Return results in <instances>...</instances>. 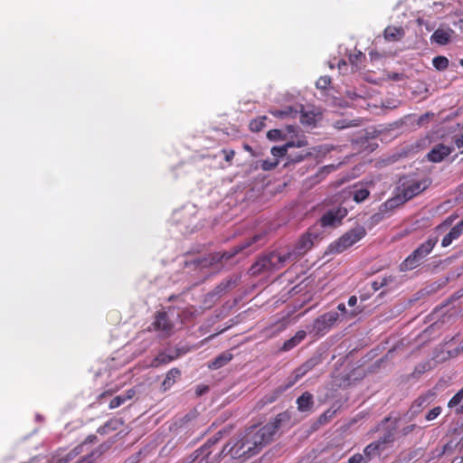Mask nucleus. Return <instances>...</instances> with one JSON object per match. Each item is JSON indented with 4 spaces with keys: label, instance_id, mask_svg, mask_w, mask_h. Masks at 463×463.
<instances>
[{
    "label": "nucleus",
    "instance_id": "1",
    "mask_svg": "<svg viewBox=\"0 0 463 463\" xmlns=\"http://www.w3.org/2000/svg\"><path fill=\"white\" fill-rule=\"evenodd\" d=\"M288 415L282 412L261 428L256 426L248 428L239 439L229 446L226 454L232 458H250L256 455L273 439L282 422L288 420Z\"/></svg>",
    "mask_w": 463,
    "mask_h": 463
},
{
    "label": "nucleus",
    "instance_id": "2",
    "mask_svg": "<svg viewBox=\"0 0 463 463\" xmlns=\"http://www.w3.org/2000/svg\"><path fill=\"white\" fill-rule=\"evenodd\" d=\"M290 255L281 251H270L260 257L250 267L252 276H258L264 272L279 270L289 262Z\"/></svg>",
    "mask_w": 463,
    "mask_h": 463
},
{
    "label": "nucleus",
    "instance_id": "3",
    "mask_svg": "<svg viewBox=\"0 0 463 463\" xmlns=\"http://www.w3.org/2000/svg\"><path fill=\"white\" fill-rule=\"evenodd\" d=\"M438 242L437 237H430L420 244L401 264V271H409L419 267L432 251Z\"/></svg>",
    "mask_w": 463,
    "mask_h": 463
},
{
    "label": "nucleus",
    "instance_id": "4",
    "mask_svg": "<svg viewBox=\"0 0 463 463\" xmlns=\"http://www.w3.org/2000/svg\"><path fill=\"white\" fill-rule=\"evenodd\" d=\"M222 439V432L219 431L213 438L209 439L203 446L196 449L194 454V459L197 463H219L223 455H227L230 443L223 447L222 451L212 457L213 447Z\"/></svg>",
    "mask_w": 463,
    "mask_h": 463
},
{
    "label": "nucleus",
    "instance_id": "5",
    "mask_svg": "<svg viewBox=\"0 0 463 463\" xmlns=\"http://www.w3.org/2000/svg\"><path fill=\"white\" fill-rule=\"evenodd\" d=\"M365 235V229L363 226H356L332 242L329 245V250L332 253H342L352 247L354 243L362 240Z\"/></svg>",
    "mask_w": 463,
    "mask_h": 463
},
{
    "label": "nucleus",
    "instance_id": "6",
    "mask_svg": "<svg viewBox=\"0 0 463 463\" xmlns=\"http://www.w3.org/2000/svg\"><path fill=\"white\" fill-rule=\"evenodd\" d=\"M398 419L392 420L391 417H385L378 425V430L383 429L384 430L382 437L377 440L385 448L393 443L395 440V435L397 431Z\"/></svg>",
    "mask_w": 463,
    "mask_h": 463
},
{
    "label": "nucleus",
    "instance_id": "7",
    "mask_svg": "<svg viewBox=\"0 0 463 463\" xmlns=\"http://www.w3.org/2000/svg\"><path fill=\"white\" fill-rule=\"evenodd\" d=\"M317 238V235L309 232L304 233L296 243L294 249L285 252L290 255L289 261H296L299 257L306 254L313 247L314 240Z\"/></svg>",
    "mask_w": 463,
    "mask_h": 463
},
{
    "label": "nucleus",
    "instance_id": "8",
    "mask_svg": "<svg viewBox=\"0 0 463 463\" xmlns=\"http://www.w3.org/2000/svg\"><path fill=\"white\" fill-rule=\"evenodd\" d=\"M153 330L160 332L161 335L167 337L171 335L174 328V324L170 320L165 311H157L155 315V319L151 324Z\"/></svg>",
    "mask_w": 463,
    "mask_h": 463
},
{
    "label": "nucleus",
    "instance_id": "9",
    "mask_svg": "<svg viewBox=\"0 0 463 463\" xmlns=\"http://www.w3.org/2000/svg\"><path fill=\"white\" fill-rule=\"evenodd\" d=\"M262 238H263V235H261V234L254 235L253 237L247 239L243 243L235 246L231 250L223 251L222 253L218 252V253L213 254L212 257V260L222 261V260H230L232 257H234L236 254H238L239 252L250 248V246H252L254 243H256Z\"/></svg>",
    "mask_w": 463,
    "mask_h": 463
},
{
    "label": "nucleus",
    "instance_id": "10",
    "mask_svg": "<svg viewBox=\"0 0 463 463\" xmlns=\"http://www.w3.org/2000/svg\"><path fill=\"white\" fill-rule=\"evenodd\" d=\"M336 311H330L317 317L313 323V330L317 335L326 334L338 320Z\"/></svg>",
    "mask_w": 463,
    "mask_h": 463
},
{
    "label": "nucleus",
    "instance_id": "11",
    "mask_svg": "<svg viewBox=\"0 0 463 463\" xmlns=\"http://www.w3.org/2000/svg\"><path fill=\"white\" fill-rule=\"evenodd\" d=\"M436 398V392L433 390H429L424 393L419 395L411 403L410 411L412 415H418L425 408L430 406Z\"/></svg>",
    "mask_w": 463,
    "mask_h": 463
},
{
    "label": "nucleus",
    "instance_id": "12",
    "mask_svg": "<svg viewBox=\"0 0 463 463\" xmlns=\"http://www.w3.org/2000/svg\"><path fill=\"white\" fill-rule=\"evenodd\" d=\"M347 215V210L344 207H337L329 210L320 218V224L322 227L335 226L341 222V221Z\"/></svg>",
    "mask_w": 463,
    "mask_h": 463
},
{
    "label": "nucleus",
    "instance_id": "13",
    "mask_svg": "<svg viewBox=\"0 0 463 463\" xmlns=\"http://www.w3.org/2000/svg\"><path fill=\"white\" fill-rule=\"evenodd\" d=\"M454 147L451 146H446L444 144H437L435 145L430 152L427 154V159L430 162L439 163L445 157L452 153Z\"/></svg>",
    "mask_w": 463,
    "mask_h": 463
},
{
    "label": "nucleus",
    "instance_id": "14",
    "mask_svg": "<svg viewBox=\"0 0 463 463\" xmlns=\"http://www.w3.org/2000/svg\"><path fill=\"white\" fill-rule=\"evenodd\" d=\"M316 363L313 360H308L299 367L294 370L291 375L288 378L287 383L292 387L298 381L313 369Z\"/></svg>",
    "mask_w": 463,
    "mask_h": 463
},
{
    "label": "nucleus",
    "instance_id": "15",
    "mask_svg": "<svg viewBox=\"0 0 463 463\" xmlns=\"http://www.w3.org/2000/svg\"><path fill=\"white\" fill-rule=\"evenodd\" d=\"M427 185L425 182L416 181L411 184H408L404 185L402 190V198H404L405 203L411 199H412L417 194H420L422 191L426 189Z\"/></svg>",
    "mask_w": 463,
    "mask_h": 463
},
{
    "label": "nucleus",
    "instance_id": "16",
    "mask_svg": "<svg viewBox=\"0 0 463 463\" xmlns=\"http://www.w3.org/2000/svg\"><path fill=\"white\" fill-rule=\"evenodd\" d=\"M405 203L404 198L402 195L393 196L380 205L382 212L386 213L390 217L393 211Z\"/></svg>",
    "mask_w": 463,
    "mask_h": 463
},
{
    "label": "nucleus",
    "instance_id": "17",
    "mask_svg": "<svg viewBox=\"0 0 463 463\" xmlns=\"http://www.w3.org/2000/svg\"><path fill=\"white\" fill-rule=\"evenodd\" d=\"M453 30L450 28H438L431 35L430 40L439 45H445L450 41Z\"/></svg>",
    "mask_w": 463,
    "mask_h": 463
},
{
    "label": "nucleus",
    "instance_id": "18",
    "mask_svg": "<svg viewBox=\"0 0 463 463\" xmlns=\"http://www.w3.org/2000/svg\"><path fill=\"white\" fill-rule=\"evenodd\" d=\"M463 232V220L460 221L457 225L451 228V230L447 233L442 241H441V246L442 247H448L449 246L454 240H457L459 238V236Z\"/></svg>",
    "mask_w": 463,
    "mask_h": 463
},
{
    "label": "nucleus",
    "instance_id": "19",
    "mask_svg": "<svg viewBox=\"0 0 463 463\" xmlns=\"http://www.w3.org/2000/svg\"><path fill=\"white\" fill-rule=\"evenodd\" d=\"M296 403L299 411H310L314 406L313 395L308 392H305L297 399Z\"/></svg>",
    "mask_w": 463,
    "mask_h": 463
},
{
    "label": "nucleus",
    "instance_id": "20",
    "mask_svg": "<svg viewBox=\"0 0 463 463\" xmlns=\"http://www.w3.org/2000/svg\"><path fill=\"white\" fill-rule=\"evenodd\" d=\"M385 449H386L378 440H375L364 449V455L369 462L371 459L379 457Z\"/></svg>",
    "mask_w": 463,
    "mask_h": 463
},
{
    "label": "nucleus",
    "instance_id": "21",
    "mask_svg": "<svg viewBox=\"0 0 463 463\" xmlns=\"http://www.w3.org/2000/svg\"><path fill=\"white\" fill-rule=\"evenodd\" d=\"M405 32L402 26H387L383 32L386 41L398 42L403 38Z\"/></svg>",
    "mask_w": 463,
    "mask_h": 463
},
{
    "label": "nucleus",
    "instance_id": "22",
    "mask_svg": "<svg viewBox=\"0 0 463 463\" xmlns=\"http://www.w3.org/2000/svg\"><path fill=\"white\" fill-rule=\"evenodd\" d=\"M307 334L303 330H299L294 336L285 341L280 348L281 352H288L299 345L306 337Z\"/></svg>",
    "mask_w": 463,
    "mask_h": 463
},
{
    "label": "nucleus",
    "instance_id": "23",
    "mask_svg": "<svg viewBox=\"0 0 463 463\" xmlns=\"http://www.w3.org/2000/svg\"><path fill=\"white\" fill-rule=\"evenodd\" d=\"M180 355L179 352L176 351L175 354H168L166 353H159L151 362L150 366L151 367H159L163 364H167L170 362L174 361L175 359L178 358Z\"/></svg>",
    "mask_w": 463,
    "mask_h": 463
},
{
    "label": "nucleus",
    "instance_id": "24",
    "mask_svg": "<svg viewBox=\"0 0 463 463\" xmlns=\"http://www.w3.org/2000/svg\"><path fill=\"white\" fill-rule=\"evenodd\" d=\"M232 354L229 351L223 352L208 364V368L212 370L222 368L227 364L232 359Z\"/></svg>",
    "mask_w": 463,
    "mask_h": 463
},
{
    "label": "nucleus",
    "instance_id": "25",
    "mask_svg": "<svg viewBox=\"0 0 463 463\" xmlns=\"http://www.w3.org/2000/svg\"><path fill=\"white\" fill-rule=\"evenodd\" d=\"M180 376H181V371L178 368L174 367V368L170 369L166 373L165 378L162 383L163 391H166V390L170 389L175 384L176 380L180 378Z\"/></svg>",
    "mask_w": 463,
    "mask_h": 463
},
{
    "label": "nucleus",
    "instance_id": "26",
    "mask_svg": "<svg viewBox=\"0 0 463 463\" xmlns=\"http://www.w3.org/2000/svg\"><path fill=\"white\" fill-rule=\"evenodd\" d=\"M448 407L455 408L456 414H463V387L449 401Z\"/></svg>",
    "mask_w": 463,
    "mask_h": 463
},
{
    "label": "nucleus",
    "instance_id": "27",
    "mask_svg": "<svg viewBox=\"0 0 463 463\" xmlns=\"http://www.w3.org/2000/svg\"><path fill=\"white\" fill-rule=\"evenodd\" d=\"M290 386L286 383L285 384H281L275 388L272 392L266 394L263 397L264 403H272L275 401H277L283 392H285L287 390H288Z\"/></svg>",
    "mask_w": 463,
    "mask_h": 463
},
{
    "label": "nucleus",
    "instance_id": "28",
    "mask_svg": "<svg viewBox=\"0 0 463 463\" xmlns=\"http://www.w3.org/2000/svg\"><path fill=\"white\" fill-rule=\"evenodd\" d=\"M237 284V280L234 279H228L223 281H222L216 288H214V294L215 295H222L225 292H227L229 289L235 287Z\"/></svg>",
    "mask_w": 463,
    "mask_h": 463
},
{
    "label": "nucleus",
    "instance_id": "29",
    "mask_svg": "<svg viewBox=\"0 0 463 463\" xmlns=\"http://www.w3.org/2000/svg\"><path fill=\"white\" fill-rule=\"evenodd\" d=\"M267 120V117L266 116H260V117H258L252 120H250V124H249V128L250 129V131L252 132H260L263 129V128L265 127V121Z\"/></svg>",
    "mask_w": 463,
    "mask_h": 463
},
{
    "label": "nucleus",
    "instance_id": "30",
    "mask_svg": "<svg viewBox=\"0 0 463 463\" xmlns=\"http://www.w3.org/2000/svg\"><path fill=\"white\" fill-rule=\"evenodd\" d=\"M449 62L448 58L445 56H441V55L436 56L432 60V65L438 71L447 70L449 67Z\"/></svg>",
    "mask_w": 463,
    "mask_h": 463
},
{
    "label": "nucleus",
    "instance_id": "31",
    "mask_svg": "<svg viewBox=\"0 0 463 463\" xmlns=\"http://www.w3.org/2000/svg\"><path fill=\"white\" fill-rule=\"evenodd\" d=\"M286 144H287L288 148L304 147V146H307V137L304 135H302L300 137H297V138L295 140H290V141L287 142Z\"/></svg>",
    "mask_w": 463,
    "mask_h": 463
},
{
    "label": "nucleus",
    "instance_id": "32",
    "mask_svg": "<svg viewBox=\"0 0 463 463\" xmlns=\"http://www.w3.org/2000/svg\"><path fill=\"white\" fill-rule=\"evenodd\" d=\"M117 427H118V421L111 420L106 422L104 425L100 426L98 429V433H99L101 435L108 434L110 430H117Z\"/></svg>",
    "mask_w": 463,
    "mask_h": 463
},
{
    "label": "nucleus",
    "instance_id": "33",
    "mask_svg": "<svg viewBox=\"0 0 463 463\" xmlns=\"http://www.w3.org/2000/svg\"><path fill=\"white\" fill-rule=\"evenodd\" d=\"M298 111L293 109L291 107H288L285 109H278L275 111H272V115L276 118H285V117H296Z\"/></svg>",
    "mask_w": 463,
    "mask_h": 463
},
{
    "label": "nucleus",
    "instance_id": "34",
    "mask_svg": "<svg viewBox=\"0 0 463 463\" xmlns=\"http://www.w3.org/2000/svg\"><path fill=\"white\" fill-rule=\"evenodd\" d=\"M370 195V192L365 188L355 190L354 193V201L362 203L366 200Z\"/></svg>",
    "mask_w": 463,
    "mask_h": 463
},
{
    "label": "nucleus",
    "instance_id": "35",
    "mask_svg": "<svg viewBox=\"0 0 463 463\" xmlns=\"http://www.w3.org/2000/svg\"><path fill=\"white\" fill-rule=\"evenodd\" d=\"M288 146L287 144L281 146H273L271 148V155L278 159L279 157H282L288 154Z\"/></svg>",
    "mask_w": 463,
    "mask_h": 463
},
{
    "label": "nucleus",
    "instance_id": "36",
    "mask_svg": "<svg viewBox=\"0 0 463 463\" xmlns=\"http://www.w3.org/2000/svg\"><path fill=\"white\" fill-rule=\"evenodd\" d=\"M441 411H442V408L440 406H436V407L432 408L431 410H430L426 413L425 420L427 421L434 420L440 415Z\"/></svg>",
    "mask_w": 463,
    "mask_h": 463
},
{
    "label": "nucleus",
    "instance_id": "37",
    "mask_svg": "<svg viewBox=\"0 0 463 463\" xmlns=\"http://www.w3.org/2000/svg\"><path fill=\"white\" fill-rule=\"evenodd\" d=\"M331 84V78L329 76H321L316 82V86L320 90H326Z\"/></svg>",
    "mask_w": 463,
    "mask_h": 463
},
{
    "label": "nucleus",
    "instance_id": "38",
    "mask_svg": "<svg viewBox=\"0 0 463 463\" xmlns=\"http://www.w3.org/2000/svg\"><path fill=\"white\" fill-rule=\"evenodd\" d=\"M278 165H279V160L278 159L263 160L261 162V169L264 170V171H270V170L274 169L275 167H277Z\"/></svg>",
    "mask_w": 463,
    "mask_h": 463
},
{
    "label": "nucleus",
    "instance_id": "39",
    "mask_svg": "<svg viewBox=\"0 0 463 463\" xmlns=\"http://www.w3.org/2000/svg\"><path fill=\"white\" fill-rule=\"evenodd\" d=\"M126 402L127 401L124 395H118L110 401L109 407V409H116L121 406Z\"/></svg>",
    "mask_w": 463,
    "mask_h": 463
},
{
    "label": "nucleus",
    "instance_id": "40",
    "mask_svg": "<svg viewBox=\"0 0 463 463\" xmlns=\"http://www.w3.org/2000/svg\"><path fill=\"white\" fill-rule=\"evenodd\" d=\"M385 218H388V216L386 215V213L382 212V209L379 207L378 212L371 216V222L373 224H376Z\"/></svg>",
    "mask_w": 463,
    "mask_h": 463
},
{
    "label": "nucleus",
    "instance_id": "41",
    "mask_svg": "<svg viewBox=\"0 0 463 463\" xmlns=\"http://www.w3.org/2000/svg\"><path fill=\"white\" fill-rule=\"evenodd\" d=\"M453 141L457 148L461 149V152H463V127L460 128L459 133L454 135Z\"/></svg>",
    "mask_w": 463,
    "mask_h": 463
},
{
    "label": "nucleus",
    "instance_id": "42",
    "mask_svg": "<svg viewBox=\"0 0 463 463\" xmlns=\"http://www.w3.org/2000/svg\"><path fill=\"white\" fill-rule=\"evenodd\" d=\"M310 155H311L310 152H306L305 154L301 153V154H298L296 156H294L292 154H288V159L290 162L298 163V162L303 161L307 156H308Z\"/></svg>",
    "mask_w": 463,
    "mask_h": 463
},
{
    "label": "nucleus",
    "instance_id": "43",
    "mask_svg": "<svg viewBox=\"0 0 463 463\" xmlns=\"http://www.w3.org/2000/svg\"><path fill=\"white\" fill-rule=\"evenodd\" d=\"M334 126L337 129H345L355 126V124H352V121H347L346 119H341L335 121Z\"/></svg>",
    "mask_w": 463,
    "mask_h": 463
},
{
    "label": "nucleus",
    "instance_id": "44",
    "mask_svg": "<svg viewBox=\"0 0 463 463\" xmlns=\"http://www.w3.org/2000/svg\"><path fill=\"white\" fill-rule=\"evenodd\" d=\"M349 463H367V459L364 454L356 453L353 455L349 460Z\"/></svg>",
    "mask_w": 463,
    "mask_h": 463
},
{
    "label": "nucleus",
    "instance_id": "45",
    "mask_svg": "<svg viewBox=\"0 0 463 463\" xmlns=\"http://www.w3.org/2000/svg\"><path fill=\"white\" fill-rule=\"evenodd\" d=\"M267 137L270 140H279L282 137V133L279 129H271L267 133Z\"/></svg>",
    "mask_w": 463,
    "mask_h": 463
},
{
    "label": "nucleus",
    "instance_id": "46",
    "mask_svg": "<svg viewBox=\"0 0 463 463\" xmlns=\"http://www.w3.org/2000/svg\"><path fill=\"white\" fill-rule=\"evenodd\" d=\"M300 122L305 125H312L315 122L314 116H309L307 113H302L300 116Z\"/></svg>",
    "mask_w": 463,
    "mask_h": 463
},
{
    "label": "nucleus",
    "instance_id": "47",
    "mask_svg": "<svg viewBox=\"0 0 463 463\" xmlns=\"http://www.w3.org/2000/svg\"><path fill=\"white\" fill-rule=\"evenodd\" d=\"M222 153L224 155V159L226 162H228L230 165L232 162V159L235 156V152L232 149H222Z\"/></svg>",
    "mask_w": 463,
    "mask_h": 463
},
{
    "label": "nucleus",
    "instance_id": "48",
    "mask_svg": "<svg viewBox=\"0 0 463 463\" xmlns=\"http://www.w3.org/2000/svg\"><path fill=\"white\" fill-rule=\"evenodd\" d=\"M416 429V424H410L402 429V434L406 436Z\"/></svg>",
    "mask_w": 463,
    "mask_h": 463
},
{
    "label": "nucleus",
    "instance_id": "49",
    "mask_svg": "<svg viewBox=\"0 0 463 463\" xmlns=\"http://www.w3.org/2000/svg\"><path fill=\"white\" fill-rule=\"evenodd\" d=\"M334 168L333 165H326L321 168V170L318 173V175L325 177L326 175H328L331 170Z\"/></svg>",
    "mask_w": 463,
    "mask_h": 463
},
{
    "label": "nucleus",
    "instance_id": "50",
    "mask_svg": "<svg viewBox=\"0 0 463 463\" xmlns=\"http://www.w3.org/2000/svg\"><path fill=\"white\" fill-rule=\"evenodd\" d=\"M136 394V392L133 390V389H130L127 392L126 394H123L126 398V401H128L130 399H132Z\"/></svg>",
    "mask_w": 463,
    "mask_h": 463
},
{
    "label": "nucleus",
    "instance_id": "51",
    "mask_svg": "<svg viewBox=\"0 0 463 463\" xmlns=\"http://www.w3.org/2000/svg\"><path fill=\"white\" fill-rule=\"evenodd\" d=\"M357 303V298L355 296H351L348 299V305L350 307L355 306Z\"/></svg>",
    "mask_w": 463,
    "mask_h": 463
},
{
    "label": "nucleus",
    "instance_id": "52",
    "mask_svg": "<svg viewBox=\"0 0 463 463\" xmlns=\"http://www.w3.org/2000/svg\"><path fill=\"white\" fill-rule=\"evenodd\" d=\"M363 56L362 52H359V54H356V55H354V56H350V61L352 63H354L359 58H361Z\"/></svg>",
    "mask_w": 463,
    "mask_h": 463
},
{
    "label": "nucleus",
    "instance_id": "53",
    "mask_svg": "<svg viewBox=\"0 0 463 463\" xmlns=\"http://www.w3.org/2000/svg\"><path fill=\"white\" fill-rule=\"evenodd\" d=\"M91 455L90 456H88L86 458H83L82 459L79 460L78 462L76 463H92L91 459Z\"/></svg>",
    "mask_w": 463,
    "mask_h": 463
},
{
    "label": "nucleus",
    "instance_id": "54",
    "mask_svg": "<svg viewBox=\"0 0 463 463\" xmlns=\"http://www.w3.org/2000/svg\"><path fill=\"white\" fill-rule=\"evenodd\" d=\"M337 308H338V310H340L341 312H344V313H345V312H346L345 306V304H343V303L339 304V305L337 306Z\"/></svg>",
    "mask_w": 463,
    "mask_h": 463
},
{
    "label": "nucleus",
    "instance_id": "55",
    "mask_svg": "<svg viewBox=\"0 0 463 463\" xmlns=\"http://www.w3.org/2000/svg\"><path fill=\"white\" fill-rule=\"evenodd\" d=\"M287 129L288 133H294L296 131V127L290 125L287 127Z\"/></svg>",
    "mask_w": 463,
    "mask_h": 463
},
{
    "label": "nucleus",
    "instance_id": "56",
    "mask_svg": "<svg viewBox=\"0 0 463 463\" xmlns=\"http://www.w3.org/2000/svg\"><path fill=\"white\" fill-rule=\"evenodd\" d=\"M243 148H244L246 151H248V152H250V153L252 152V148H251V146H250V145H248V144H244V145H243Z\"/></svg>",
    "mask_w": 463,
    "mask_h": 463
},
{
    "label": "nucleus",
    "instance_id": "57",
    "mask_svg": "<svg viewBox=\"0 0 463 463\" xmlns=\"http://www.w3.org/2000/svg\"><path fill=\"white\" fill-rule=\"evenodd\" d=\"M372 287L374 290H377L380 288L377 282H373Z\"/></svg>",
    "mask_w": 463,
    "mask_h": 463
},
{
    "label": "nucleus",
    "instance_id": "58",
    "mask_svg": "<svg viewBox=\"0 0 463 463\" xmlns=\"http://www.w3.org/2000/svg\"><path fill=\"white\" fill-rule=\"evenodd\" d=\"M326 413H324V414H322V415L320 416V418H319V421H320V422H322V421L326 420Z\"/></svg>",
    "mask_w": 463,
    "mask_h": 463
},
{
    "label": "nucleus",
    "instance_id": "59",
    "mask_svg": "<svg viewBox=\"0 0 463 463\" xmlns=\"http://www.w3.org/2000/svg\"><path fill=\"white\" fill-rule=\"evenodd\" d=\"M106 395H111V392H104L102 394H100V398L105 397Z\"/></svg>",
    "mask_w": 463,
    "mask_h": 463
},
{
    "label": "nucleus",
    "instance_id": "60",
    "mask_svg": "<svg viewBox=\"0 0 463 463\" xmlns=\"http://www.w3.org/2000/svg\"><path fill=\"white\" fill-rule=\"evenodd\" d=\"M341 63H342L343 65H346V62L343 61L339 62V67L341 66Z\"/></svg>",
    "mask_w": 463,
    "mask_h": 463
},
{
    "label": "nucleus",
    "instance_id": "61",
    "mask_svg": "<svg viewBox=\"0 0 463 463\" xmlns=\"http://www.w3.org/2000/svg\"><path fill=\"white\" fill-rule=\"evenodd\" d=\"M459 63L463 67V59L460 60Z\"/></svg>",
    "mask_w": 463,
    "mask_h": 463
}]
</instances>
